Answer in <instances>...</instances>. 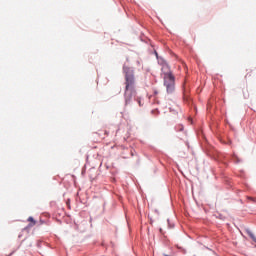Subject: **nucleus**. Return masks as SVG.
Instances as JSON below:
<instances>
[{"mask_svg":"<svg viewBox=\"0 0 256 256\" xmlns=\"http://www.w3.org/2000/svg\"><path fill=\"white\" fill-rule=\"evenodd\" d=\"M216 219H220V221H225V219H227V217H225L223 214H218V215H216Z\"/></svg>","mask_w":256,"mask_h":256,"instance_id":"9","label":"nucleus"},{"mask_svg":"<svg viewBox=\"0 0 256 256\" xmlns=\"http://www.w3.org/2000/svg\"><path fill=\"white\" fill-rule=\"evenodd\" d=\"M140 161H141V160L138 158V159H137V165H139Z\"/></svg>","mask_w":256,"mask_h":256,"instance_id":"20","label":"nucleus"},{"mask_svg":"<svg viewBox=\"0 0 256 256\" xmlns=\"http://www.w3.org/2000/svg\"><path fill=\"white\" fill-rule=\"evenodd\" d=\"M185 145L189 148V141H186Z\"/></svg>","mask_w":256,"mask_h":256,"instance_id":"18","label":"nucleus"},{"mask_svg":"<svg viewBox=\"0 0 256 256\" xmlns=\"http://www.w3.org/2000/svg\"><path fill=\"white\" fill-rule=\"evenodd\" d=\"M27 221L29 222L28 227H34V225H37V220H35L33 216H29Z\"/></svg>","mask_w":256,"mask_h":256,"instance_id":"6","label":"nucleus"},{"mask_svg":"<svg viewBox=\"0 0 256 256\" xmlns=\"http://www.w3.org/2000/svg\"><path fill=\"white\" fill-rule=\"evenodd\" d=\"M176 249H178L179 251H183L184 253H186L185 249L179 245H176Z\"/></svg>","mask_w":256,"mask_h":256,"instance_id":"11","label":"nucleus"},{"mask_svg":"<svg viewBox=\"0 0 256 256\" xmlns=\"http://www.w3.org/2000/svg\"><path fill=\"white\" fill-rule=\"evenodd\" d=\"M154 212L159 215V210L158 209H155Z\"/></svg>","mask_w":256,"mask_h":256,"instance_id":"16","label":"nucleus"},{"mask_svg":"<svg viewBox=\"0 0 256 256\" xmlns=\"http://www.w3.org/2000/svg\"><path fill=\"white\" fill-rule=\"evenodd\" d=\"M154 54L156 56V59H159L161 56H159V53H157V51H154Z\"/></svg>","mask_w":256,"mask_h":256,"instance_id":"15","label":"nucleus"},{"mask_svg":"<svg viewBox=\"0 0 256 256\" xmlns=\"http://www.w3.org/2000/svg\"><path fill=\"white\" fill-rule=\"evenodd\" d=\"M222 143H224L225 145H231V140L228 139V141L222 140Z\"/></svg>","mask_w":256,"mask_h":256,"instance_id":"13","label":"nucleus"},{"mask_svg":"<svg viewBox=\"0 0 256 256\" xmlns=\"http://www.w3.org/2000/svg\"><path fill=\"white\" fill-rule=\"evenodd\" d=\"M151 113H152V114H155V113H156V115H159L160 112H159V109L156 108V109H153V110L151 111Z\"/></svg>","mask_w":256,"mask_h":256,"instance_id":"12","label":"nucleus"},{"mask_svg":"<svg viewBox=\"0 0 256 256\" xmlns=\"http://www.w3.org/2000/svg\"><path fill=\"white\" fill-rule=\"evenodd\" d=\"M122 71L125 77V92H124V99H125V106L131 105V100L134 98V101H137L139 107H143L141 103V98L137 97V90H135V70L133 67H129L127 65H123Z\"/></svg>","mask_w":256,"mask_h":256,"instance_id":"1","label":"nucleus"},{"mask_svg":"<svg viewBox=\"0 0 256 256\" xmlns=\"http://www.w3.org/2000/svg\"><path fill=\"white\" fill-rule=\"evenodd\" d=\"M164 87H166V93L168 95L175 92V75L168 74V78L164 79Z\"/></svg>","mask_w":256,"mask_h":256,"instance_id":"2","label":"nucleus"},{"mask_svg":"<svg viewBox=\"0 0 256 256\" xmlns=\"http://www.w3.org/2000/svg\"><path fill=\"white\" fill-rule=\"evenodd\" d=\"M150 223H151V225H152V223H153V218H150Z\"/></svg>","mask_w":256,"mask_h":256,"instance_id":"21","label":"nucleus"},{"mask_svg":"<svg viewBox=\"0 0 256 256\" xmlns=\"http://www.w3.org/2000/svg\"><path fill=\"white\" fill-rule=\"evenodd\" d=\"M167 223H168V228L169 229H173V227H175V223L171 222L170 219H167Z\"/></svg>","mask_w":256,"mask_h":256,"instance_id":"10","label":"nucleus"},{"mask_svg":"<svg viewBox=\"0 0 256 256\" xmlns=\"http://www.w3.org/2000/svg\"><path fill=\"white\" fill-rule=\"evenodd\" d=\"M159 92L157 90H154V95H158Z\"/></svg>","mask_w":256,"mask_h":256,"instance_id":"17","label":"nucleus"},{"mask_svg":"<svg viewBox=\"0 0 256 256\" xmlns=\"http://www.w3.org/2000/svg\"><path fill=\"white\" fill-rule=\"evenodd\" d=\"M157 61H158V65H161L163 69H169V63H167V60L164 59L162 56L157 58Z\"/></svg>","mask_w":256,"mask_h":256,"instance_id":"3","label":"nucleus"},{"mask_svg":"<svg viewBox=\"0 0 256 256\" xmlns=\"http://www.w3.org/2000/svg\"><path fill=\"white\" fill-rule=\"evenodd\" d=\"M135 155V152L131 151V156L133 157Z\"/></svg>","mask_w":256,"mask_h":256,"instance_id":"19","label":"nucleus"},{"mask_svg":"<svg viewBox=\"0 0 256 256\" xmlns=\"http://www.w3.org/2000/svg\"><path fill=\"white\" fill-rule=\"evenodd\" d=\"M175 131L177 132L185 131V127L183 126V124H179L175 126Z\"/></svg>","mask_w":256,"mask_h":256,"instance_id":"8","label":"nucleus"},{"mask_svg":"<svg viewBox=\"0 0 256 256\" xmlns=\"http://www.w3.org/2000/svg\"><path fill=\"white\" fill-rule=\"evenodd\" d=\"M245 232L250 237V239H252V241H254V243H256V237H255V234H253V231H251V229H249V228H246Z\"/></svg>","mask_w":256,"mask_h":256,"instance_id":"5","label":"nucleus"},{"mask_svg":"<svg viewBox=\"0 0 256 256\" xmlns=\"http://www.w3.org/2000/svg\"><path fill=\"white\" fill-rule=\"evenodd\" d=\"M159 233H160L161 235H165V231H163V228H159Z\"/></svg>","mask_w":256,"mask_h":256,"instance_id":"14","label":"nucleus"},{"mask_svg":"<svg viewBox=\"0 0 256 256\" xmlns=\"http://www.w3.org/2000/svg\"><path fill=\"white\" fill-rule=\"evenodd\" d=\"M161 71L164 75V79H169V74L173 75V72L171 71V67L169 66V64H168V69H163V66H162Z\"/></svg>","mask_w":256,"mask_h":256,"instance_id":"4","label":"nucleus"},{"mask_svg":"<svg viewBox=\"0 0 256 256\" xmlns=\"http://www.w3.org/2000/svg\"><path fill=\"white\" fill-rule=\"evenodd\" d=\"M230 159H232V161H234V163L239 164L242 163L243 160H241V158H239V156H237V154H233L231 155Z\"/></svg>","mask_w":256,"mask_h":256,"instance_id":"7","label":"nucleus"}]
</instances>
